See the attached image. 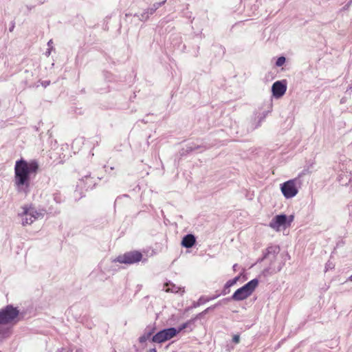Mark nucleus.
Segmentation results:
<instances>
[{
    "instance_id": "14",
    "label": "nucleus",
    "mask_w": 352,
    "mask_h": 352,
    "mask_svg": "<svg viewBox=\"0 0 352 352\" xmlns=\"http://www.w3.org/2000/svg\"><path fill=\"white\" fill-rule=\"evenodd\" d=\"M285 63V58L284 56H280L279 57L277 60H276V65L278 66V67H280L282 66L284 63Z\"/></svg>"
},
{
    "instance_id": "2",
    "label": "nucleus",
    "mask_w": 352,
    "mask_h": 352,
    "mask_svg": "<svg viewBox=\"0 0 352 352\" xmlns=\"http://www.w3.org/2000/svg\"><path fill=\"white\" fill-rule=\"evenodd\" d=\"M258 285V280L257 279H253L249 281L245 285L235 291L231 297L232 299L236 301L246 299L252 295Z\"/></svg>"
},
{
    "instance_id": "9",
    "label": "nucleus",
    "mask_w": 352,
    "mask_h": 352,
    "mask_svg": "<svg viewBox=\"0 0 352 352\" xmlns=\"http://www.w3.org/2000/svg\"><path fill=\"white\" fill-rule=\"evenodd\" d=\"M287 221V217L285 214L276 215L272 221L270 223V226L274 229L278 228L280 226L285 224Z\"/></svg>"
},
{
    "instance_id": "13",
    "label": "nucleus",
    "mask_w": 352,
    "mask_h": 352,
    "mask_svg": "<svg viewBox=\"0 0 352 352\" xmlns=\"http://www.w3.org/2000/svg\"><path fill=\"white\" fill-rule=\"evenodd\" d=\"M239 278H240L239 276H236V277L234 278L233 279L229 280L226 283L225 287L229 288V287H232V285H235L236 283V282L239 280Z\"/></svg>"
},
{
    "instance_id": "6",
    "label": "nucleus",
    "mask_w": 352,
    "mask_h": 352,
    "mask_svg": "<svg viewBox=\"0 0 352 352\" xmlns=\"http://www.w3.org/2000/svg\"><path fill=\"white\" fill-rule=\"evenodd\" d=\"M177 334V329L171 327L162 330L157 333L152 338V341L156 343H162L171 339Z\"/></svg>"
},
{
    "instance_id": "15",
    "label": "nucleus",
    "mask_w": 352,
    "mask_h": 352,
    "mask_svg": "<svg viewBox=\"0 0 352 352\" xmlns=\"http://www.w3.org/2000/svg\"><path fill=\"white\" fill-rule=\"evenodd\" d=\"M153 333V331L152 332H150L148 333L146 336V335H144V336H142L139 338V341L141 343H143L144 342L146 341V340L150 337V336Z\"/></svg>"
},
{
    "instance_id": "5",
    "label": "nucleus",
    "mask_w": 352,
    "mask_h": 352,
    "mask_svg": "<svg viewBox=\"0 0 352 352\" xmlns=\"http://www.w3.org/2000/svg\"><path fill=\"white\" fill-rule=\"evenodd\" d=\"M142 258V254L140 252L133 251L119 255L114 261L120 263L131 265L140 261Z\"/></svg>"
},
{
    "instance_id": "1",
    "label": "nucleus",
    "mask_w": 352,
    "mask_h": 352,
    "mask_svg": "<svg viewBox=\"0 0 352 352\" xmlns=\"http://www.w3.org/2000/svg\"><path fill=\"white\" fill-rule=\"evenodd\" d=\"M38 170L37 162H27L23 159L16 162L14 167V184L19 190L25 188L26 191L30 187V176L35 175Z\"/></svg>"
},
{
    "instance_id": "21",
    "label": "nucleus",
    "mask_w": 352,
    "mask_h": 352,
    "mask_svg": "<svg viewBox=\"0 0 352 352\" xmlns=\"http://www.w3.org/2000/svg\"><path fill=\"white\" fill-rule=\"evenodd\" d=\"M351 280H352V276H351Z\"/></svg>"
},
{
    "instance_id": "19",
    "label": "nucleus",
    "mask_w": 352,
    "mask_h": 352,
    "mask_svg": "<svg viewBox=\"0 0 352 352\" xmlns=\"http://www.w3.org/2000/svg\"><path fill=\"white\" fill-rule=\"evenodd\" d=\"M289 222H292L293 221V219H294V217L293 216H290L289 217Z\"/></svg>"
},
{
    "instance_id": "12",
    "label": "nucleus",
    "mask_w": 352,
    "mask_h": 352,
    "mask_svg": "<svg viewBox=\"0 0 352 352\" xmlns=\"http://www.w3.org/2000/svg\"><path fill=\"white\" fill-rule=\"evenodd\" d=\"M165 3V1L161 2V3H156L153 5V7L149 8L148 10V12L150 14H153L155 12V11L158 9L162 5H163Z\"/></svg>"
},
{
    "instance_id": "17",
    "label": "nucleus",
    "mask_w": 352,
    "mask_h": 352,
    "mask_svg": "<svg viewBox=\"0 0 352 352\" xmlns=\"http://www.w3.org/2000/svg\"><path fill=\"white\" fill-rule=\"evenodd\" d=\"M188 326V323H184L182 325H181L178 330H177V333H179L181 331H182L183 329H186Z\"/></svg>"
},
{
    "instance_id": "8",
    "label": "nucleus",
    "mask_w": 352,
    "mask_h": 352,
    "mask_svg": "<svg viewBox=\"0 0 352 352\" xmlns=\"http://www.w3.org/2000/svg\"><path fill=\"white\" fill-rule=\"evenodd\" d=\"M286 90L287 85L285 81H276L272 87L273 96L276 98L282 97L285 94Z\"/></svg>"
},
{
    "instance_id": "4",
    "label": "nucleus",
    "mask_w": 352,
    "mask_h": 352,
    "mask_svg": "<svg viewBox=\"0 0 352 352\" xmlns=\"http://www.w3.org/2000/svg\"><path fill=\"white\" fill-rule=\"evenodd\" d=\"M300 184L301 182L299 178H294L281 184L280 190L285 198H292L298 194V186H300Z\"/></svg>"
},
{
    "instance_id": "18",
    "label": "nucleus",
    "mask_w": 352,
    "mask_h": 352,
    "mask_svg": "<svg viewBox=\"0 0 352 352\" xmlns=\"http://www.w3.org/2000/svg\"><path fill=\"white\" fill-rule=\"evenodd\" d=\"M147 352H157L155 348L149 349Z\"/></svg>"
},
{
    "instance_id": "3",
    "label": "nucleus",
    "mask_w": 352,
    "mask_h": 352,
    "mask_svg": "<svg viewBox=\"0 0 352 352\" xmlns=\"http://www.w3.org/2000/svg\"><path fill=\"white\" fill-rule=\"evenodd\" d=\"M19 311L12 305H7L0 310V325L14 324L17 321Z\"/></svg>"
},
{
    "instance_id": "10",
    "label": "nucleus",
    "mask_w": 352,
    "mask_h": 352,
    "mask_svg": "<svg viewBox=\"0 0 352 352\" xmlns=\"http://www.w3.org/2000/svg\"><path fill=\"white\" fill-rule=\"evenodd\" d=\"M195 237L192 234H187L186 235L182 241V246L190 248H192L195 243Z\"/></svg>"
},
{
    "instance_id": "20",
    "label": "nucleus",
    "mask_w": 352,
    "mask_h": 352,
    "mask_svg": "<svg viewBox=\"0 0 352 352\" xmlns=\"http://www.w3.org/2000/svg\"><path fill=\"white\" fill-rule=\"evenodd\" d=\"M50 44H52V41H50L48 42V45H50Z\"/></svg>"
},
{
    "instance_id": "11",
    "label": "nucleus",
    "mask_w": 352,
    "mask_h": 352,
    "mask_svg": "<svg viewBox=\"0 0 352 352\" xmlns=\"http://www.w3.org/2000/svg\"><path fill=\"white\" fill-rule=\"evenodd\" d=\"M164 289L166 292L178 293L180 291H182V293L184 292V288H181L180 287L176 286L175 284L170 283H166L164 284Z\"/></svg>"
},
{
    "instance_id": "7",
    "label": "nucleus",
    "mask_w": 352,
    "mask_h": 352,
    "mask_svg": "<svg viewBox=\"0 0 352 352\" xmlns=\"http://www.w3.org/2000/svg\"><path fill=\"white\" fill-rule=\"evenodd\" d=\"M41 215L33 208H29L24 211L22 224L23 226L30 225Z\"/></svg>"
},
{
    "instance_id": "16",
    "label": "nucleus",
    "mask_w": 352,
    "mask_h": 352,
    "mask_svg": "<svg viewBox=\"0 0 352 352\" xmlns=\"http://www.w3.org/2000/svg\"><path fill=\"white\" fill-rule=\"evenodd\" d=\"M232 341H233L234 343H236V344L239 343V341H240V337H239V335H234V336H233V338H232Z\"/></svg>"
}]
</instances>
